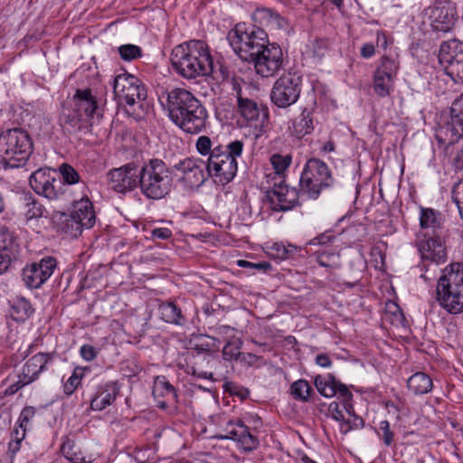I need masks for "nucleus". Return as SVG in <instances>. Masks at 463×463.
<instances>
[{"label": "nucleus", "instance_id": "f257e3e1", "mask_svg": "<svg viewBox=\"0 0 463 463\" xmlns=\"http://www.w3.org/2000/svg\"><path fill=\"white\" fill-rule=\"evenodd\" d=\"M166 109L174 124L189 134H197L205 128L207 110L189 90L175 88L167 92Z\"/></svg>", "mask_w": 463, "mask_h": 463}, {"label": "nucleus", "instance_id": "f03ea898", "mask_svg": "<svg viewBox=\"0 0 463 463\" xmlns=\"http://www.w3.org/2000/svg\"><path fill=\"white\" fill-rule=\"evenodd\" d=\"M197 151L202 156H208L206 169L208 175L218 178L219 183H230L237 174L238 158L242 155L244 143L241 140H233L229 144L219 145L212 148L211 138L201 136L196 142Z\"/></svg>", "mask_w": 463, "mask_h": 463}, {"label": "nucleus", "instance_id": "7ed1b4c3", "mask_svg": "<svg viewBox=\"0 0 463 463\" xmlns=\"http://www.w3.org/2000/svg\"><path fill=\"white\" fill-rule=\"evenodd\" d=\"M170 61L175 71L187 80L206 76L211 71L209 49L203 41L176 45L171 52Z\"/></svg>", "mask_w": 463, "mask_h": 463}, {"label": "nucleus", "instance_id": "20e7f679", "mask_svg": "<svg viewBox=\"0 0 463 463\" xmlns=\"http://www.w3.org/2000/svg\"><path fill=\"white\" fill-rule=\"evenodd\" d=\"M172 176L165 163L158 158L145 162L138 170L140 193L148 200H160L172 190Z\"/></svg>", "mask_w": 463, "mask_h": 463}, {"label": "nucleus", "instance_id": "39448f33", "mask_svg": "<svg viewBox=\"0 0 463 463\" xmlns=\"http://www.w3.org/2000/svg\"><path fill=\"white\" fill-rule=\"evenodd\" d=\"M437 299L449 314L463 312V262L450 264L439 279Z\"/></svg>", "mask_w": 463, "mask_h": 463}, {"label": "nucleus", "instance_id": "423d86ee", "mask_svg": "<svg viewBox=\"0 0 463 463\" xmlns=\"http://www.w3.org/2000/svg\"><path fill=\"white\" fill-rule=\"evenodd\" d=\"M33 150L32 138L23 128L7 129L0 135V158L5 167L17 168L24 165Z\"/></svg>", "mask_w": 463, "mask_h": 463}, {"label": "nucleus", "instance_id": "0eeeda50", "mask_svg": "<svg viewBox=\"0 0 463 463\" xmlns=\"http://www.w3.org/2000/svg\"><path fill=\"white\" fill-rule=\"evenodd\" d=\"M227 39L234 52L248 62L269 44L267 33L255 25L237 24Z\"/></svg>", "mask_w": 463, "mask_h": 463}, {"label": "nucleus", "instance_id": "6e6552de", "mask_svg": "<svg viewBox=\"0 0 463 463\" xmlns=\"http://www.w3.org/2000/svg\"><path fill=\"white\" fill-rule=\"evenodd\" d=\"M335 179L327 165L318 158H310L305 164L299 179L302 193L317 199L323 189L334 184Z\"/></svg>", "mask_w": 463, "mask_h": 463}, {"label": "nucleus", "instance_id": "1a4fd4ad", "mask_svg": "<svg viewBox=\"0 0 463 463\" xmlns=\"http://www.w3.org/2000/svg\"><path fill=\"white\" fill-rule=\"evenodd\" d=\"M29 184L36 194L52 201L65 199L68 191L58 174L51 168L34 171L29 177Z\"/></svg>", "mask_w": 463, "mask_h": 463}, {"label": "nucleus", "instance_id": "9d476101", "mask_svg": "<svg viewBox=\"0 0 463 463\" xmlns=\"http://www.w3.org/2000/svg\"><path fill=\"white\" fill-rule=\"evenodd\" d=\"M302 78L296 73L280 76L274 83L270 99L279 108H288L297 102L301 92Z\"/></svg>", "mask_w": 463, "mask_h": 463}, {"label": "nucleus", "instance_id": "9b49d317", "mask_svg": "<svg viewBox=\"0 0 463 463\" xmlns=\"http://www.w3.org/2000/svg\"><path fill=\"white\" fill-rule=\"evenodd\" d=\"M56 355L55 352H40L33 355L24 364L22 373L18 375V381L11 384L6 392L14 394L24 386L37 381L40 374L47 370L48 364L53 362Z\"/></svg>", "mask_w": 463, "mask_h": 463}, {"label": "nucleus", "instance_id": "f8f14e48", "mask_svg": "<svg viewBox=\"0 0 463 463\" xmlns=\"http://www.w3.org/2000/svg\"><path fill=\"white\" fill-rule=\"evenodd\" d=\"M180 183L190 189L200 187L211 176L205 162L193 157L184 158L173 165Z\"/></svg>", "mask_w": 463, "mask_h": 463}, {"label": "nucleus", "instance_id": "ddd939ff", "mask_svg": "<svg viewBox=\"0 0 463 463\" xmlns=\"http://www.w3.org/2000/svg\"><path fill=\"white\" fill-rule=\"evenodd\" d=\"M113 91L118 102L132 105L136 99H146L147 91L143 82L128 73L118 74L113 80Z\"/></svg>", "mask_w": 463, "mask_h": 463}, {"label": "nucleus", "instance_id": "4468645a", "mask_svg": "<svg viewBox=\"0 0 463 463\" xmlns=\"http://www.w3.org/2000/svg\"><path fill=\"white\" fill-rule=\"evenodd\" d=\"M249 63H252L256 73L263 78L274 76L283 65V52L277 43H269Z\"/></svg>", "mask_w": 463, "mask_h": 463}, {"label": "nucleus", "instance_id": "2eb2a0df", "mask_svg": "<svg viewBox=\"0 0 463 463\" xmlns=\"http://www.w3.org/2000/svg\"><path fill=\"white\" fill-rule=\"evenodd\" d=\"M57 267L53 257L43 258L39 262L25 266L22 270V279L30 288H39L52 275Z\"/></svg>", "mask_w": 463, "mask_h": 463}, {"label": "nucleus", "instance_id": "dca6fc26", "mask_svg": "<svg viewBox=\"0 0 463 463\" xmlns=\"http://www.w3.org/2000/svg\"><path fill=\"white\" fill-rule=\"evenodd\" d=\"M138 170L135 163L110 170L108 173L109 188L119 194L133 191L138 185Z\"/></svg>", "mask_w": 463, "mask_h": 463}, {"label": "nucleus", "instance_id": "f3484780", "mask_svg": "<svg viewBox=\"0 0 463 463\" xmlns=\"http://www.w3.org/2000/svg\"><path fill=\"white\" fill-rule=\"evenodd\" d=\"M266 198L273 212H287L298 205L299 194L296 188L280 182L266 192Z\"/></svg>", "mask_w": 463, "mask_h": 463}, {"label": "nucleus", "instance_id": "a211bd4d", "mask_svg": "<svg viewBox=\"0 0 463 463\" xmlns=\"http://www.w3.org/2000/svg\"><path fill=\"white\" fill-rule=\"evenodd\" d=\"M430 25L435 32L449 33L458 21L456 4L439 1L430 9Z\"/></svg>", "mask_w": 463, "mask_h": 463}, {"label": "nucleus", "instance_id": "6ab92c4d", "mask_svg": "<svg viewBox=\"0 0 463 463\" xmlns=\"http://www.w3.org/2000/svg\"><path fill=\"white\" fill-rule=\"evenodd\" d=\"M238 109L241 116L249 123H255V127L263 128L269 119L268 108L257 101L243 98L241 92L237 93Z\"/></svg>", "mask_w": 463, "mask_h": 463}, {"label": "nucleus", "instance_id": "aec40b11", "mask_svg": "<svg viewBox=\"0 0 463 463\" xmlns=\"http://www.w3.org/2000/svg\"><path fill=\"white\" fill-rule=\"evenodd\" d=\"M441 132L449 137V144L463 137V93L452 102L449 119L441 128Z\"/></svg>", "mask_w": 463, "mask_h": 463}, {"label": "nucleus", "instance_id": "412c9836", "mask_svg": "<svg viewBox=\"0 0 463 463\" xmlns=\"http://www.w3.org/2000/svg\"><path fill=\"white\" fill-rule=\"evenodd\" d=\"M226 435L222 439L236 440L244 451H252L259 446V439L252 435L249 428L240 420L236 422L230 420L225 428Z\"/></svg>", "mask_w": 463, "mask_h": 463}, {"label": "nucleus", "instance_id": "4be33fe9", "mask_svg": "<svg viewBox=\"0 0 463 463\" xmlns=\"http://www.w3.org/2000/svg\"><path fill=\"white\" fill-rule=\"evenodd\" d=\"M418 250L423 262L430 261L438 265L446 261V248L438 235L429 236L428 239L420 241Z\"/></svg>", "mask_w": 463, "mask_h": 463}, {"label": "nucleus", "instance_id": "5701e85b", "mask_svg": "<svg viewBox=\"0 0 463 463\" xmlns=\"http://www.w3.org/2000/svg\"><path fill=\"white\" fill-rule=\"evenodd\" d=\"M74 109L87 120L89 123L95 118H99L96 97L92 95L90 89L77 90L73 98Z\"/></svg>", "mask_w": 463, "mask_h": 463}, {"label": "nucleus", "instance_id": "b1692460", "mask_svg": "<svg viewBox=\"0 0 463 463\" xmlns=\"http://www.w3.org/2000/svg\"><path fill=\"white\" fill-rule=\"evenodd\" d=\"M120 387L117 382L109 381L99 384L90 400L93 411H101L111 405L119 393Z\"/></svg>", "mask_w": 463, "mask_h": 463}, {"label": "nucleus", "instance_id": "393cba45", "mask_svg": "<svg viewBox=\"0 0 463 463\" xmlns=\"http://www.w3.org/2000/svg\"><path fill=\"white\" fill-rule=\"evenodd\" d=\"M459 55L463 56V43L452 39L447 42H443L439 47L438 55L439 63L446 70L451 64H455L459 60Z\"/></svg>", "mask_w": 463, "mask_h": 463}, {"label": "nucleus", "instance_id": "a878e982", "mask_svg": "<svg viewBox=\"0 0 463 463\" xmlns=\"http://www.w3.org/2000/svg\"><path fill=\"white\" fill-rule=\"evenodd\" d=\"M314 383L317 392L326 398H331L337 394L339 399L342 386H346L337 381L335 376L330 373L326 375H317Z\"/></svg>", "mask_w": 463, "mask_h": 463}, {"label": "nucleus", "instance_id": "bb28decb", "mask_svg": "<svg viewBox=\"0 0 463 463\" xmlns=\"http://www.w3.org/2000/svg\"><path fill=\"white\" fill-rule=\"evenodd\" d=\"M71 213L79 220V222L85 224L86 229H90L94 226L96 215L92 203L88 198H82L80 201L74 202Z\"/></svg>", "mask_w": 463, "mask_h": 463}, {"label": "nucleus", "instance_id": "cd10ccee", "mask_svg": "<svg viewBox=\"0 0 463 463\" xmlns=\"http://www.w3.org/2000/svg\"><path fill=\"white\" fill-rule=\"evenodd\" d=\"M60 124L68 134L80 131L88 124L87 120L75 109H63L60 116Z\"/></svg>", "mask_w": 463, "mask_h": 463}, {"label": "nucleus", "instance_id": "c85d7f7f", "mask_svg": "<svg viewBox=\"0 0 463 463\" xmlns=\"http://www.w3.org/2000/svg\"><path fill=\"white\" fill-rule=\"evenodd\" d=\"M408 389L415 395H423L433 388L432 379L425 373L418 372L407 381Z\"/></svg>", "mask_w": 463, "mask_h": 463}, {"label": "nucleus", "instance_id": "c756f323", "mask_svg": "<svg viewBox=\"0 0 463 463\" xmlns=\"http://www.w3.org/2000/svg\"><path fill=\"white\" fill-rule=\"evenodd\" d=\"M194 349L197 354H205L210 355L213 352L218 351L220 348L221 341L207 335H200L191 341Z\"/></svg>", "mask_w": 463, "mask_h": 463}, {"label": "nucleus", "instance_id": "7c9ffc66", "mask_svg": "<svg viewBox=\"0 0 463 463\" xmlns=\"http://www.w3.org/2000/svg\"><path fill=\"white\" fill-rule=\"evenodd\" d=\"M292 129L294 135L298 138H301L306 135L310 134L314 129L311 112L305 109L302 113L293 121Z\"/></svg>", "mask_w": 463, "mask_h": 463}, {"label": "nucleus", "instance_id": "2f4dec72", "mask_svg": "<svg viewBox=\"0 0 463 463\" xmlns=\"http://www.w3.org/2000/svg\"><path fill=\"white\" fill-rule=\"evenodd\" d=\"M260 22L271 29H282L286 26V20L276 11L270 8H261L257 11Z\"/></svg>", "mask_w": 463, "mask_h": 463}, {"label": "nucleus", "instance_id": "473e14b6", "mask_svg": "<svg viewBox=\"0 0 463 463\" xmlns=\"http://www.w3.org/2000/svg\"><path fill=\"white\" fill-rule=\"evenodd\" d=\"M161 318L171 324L182 325L184 321L181 309L171 302L163 303L159 306Z\"/></svg>", "mask_w": 463, "mask_h": 463}, {"label": "nucleus", "instance_id": "72a5a7b5", "mask_svg": "<svg viewBox=\"0 0 463 463\" xmlns=\"http://www.w3.org/2000/svg\"><path fill=\"white\" fill-rule=\"evenodd\" d=\"M0 253L17 256L18 244L13 233L5 227H0Z\"/></svg>", "mask_w": 463, "mask_h": 463}, {"label": "nucleus", "instance_id": "f704fd0d", "mask_svg": "<svg viewBox=\"0 0 463 463\" xmlns=\"http://www.w3.org/2000/svg\"><path fill=\"white\" fill-rule=\"evenodd\" d=\"M62 222L61 229L71 237H78L81 234L85 224L79 222V220L71 213L70 214H61Z\"/></svg>", "mask_w": 463, "mask_h": 463}, {"label": "nucleus", "instance_id": "c9c22d12", "mask_svg": "<svg viewBox=\"0 0 463 463\" xmlns=\"http://www.w3.org/2000/svg\"><path fill=\"white\" fill-rule=\"evenodd\" d=\"M154 395H161L170 397L175 402L177 401V393L175 387L169 383L165 376H157L154 383Z\"/></svg>", "mask_w": 463, "mask_h": 463}, {"label": "nucleus", "instance_id": "e433bc0d", "mask_svg": "<svg viewBox=\"0 0 463 463\" xmlns=\"http://www.w3.org/2000/svg\"><path fill=\"white\" fill-rule=\"evenodd\" d=\"M312 392V387L303 379L294 382L290 386V394L294 399L301 402H307Z\"/></svg>", "mask_w": 463, "mask_h": 463}, {"label": "nucleus", "instance_id": "4c0bfd02", "mask_svg": "<svg viewBox=\"0 0 463 463\" xmlns=\"http://www.w3.org/2000/svg\"><path fill=\"white\" fill-rule=\"evenodd\" d=\"M393 78L375 71L373 75V90L380 97H386L392 88Z\"/></svg>", "mask_w": 463, "mask_h": 463}, {"label": "nucleus", "instance_id": "58836bf2", "mask_svg": "<svg viewBox=\"0 0 463 463\" xmlns=\"http://www.w3.org/2000/svg\"><path fill=\"white\" fill-rule=\"evenodd\" d=\"M125 111L135 120L139 121L148 114L149 104L146 99H136L132 105H126Z\"/></svg>", "mask_w": 463, "mask_h": 463}, {"label": "nucleus", "instance_id": "ea45409f", "mask_svg": "<svg viewBox=\"0 0 463 463\" xmlns=\"http://www.w3.org/2000/svg\"><path fill=\"white\" fill-rule=\"evenodd\" d=\"M439 213L430 208H421L420 222L423 229H437L440 225Z\"/></svg>", "mask_w": 463, "mask_h": 463}, {"label": "nucleus", "instance_id": "a19ab883", "mask_svg": "<svg viewBox=\"0 0 463 463\" xmlns=\"http://www.w3.org/2000/svg\"><path fill=\"white\" fill-rule=\"evenodd\" d=\"M210 70L206 76H212L217 81H224L231 77V71L223 62H213V57L210 55Z\"/></svg>", "mask_w": 463, "mask_h": 463}, {"label": "nucleus", "instance_id": "79ce46f5", "mask_svg": "<svg viewBox=\"0 0 463 463\" xmlns=\"http://www.w3.org/2000/svg\"><path fill=\"white\" fill-rule=\"evenodd\" d=\"M297 248L293 245L285 246L283 243L275 242L270 248L269 254L271 258L278 260H285L289 259Z\"/></svg>", "mask_w": 463, "mask_h": 463}, {"label": "nucleus", "instance_id": "37998d69", "mask_svg": "<svg viewBox=\"0 0 463 463\" xmlns=\"http://www.w3.org/2000/svg\"><path fill=\"white\" fill-rule=\"evenodd\" d=\"M85 370H87V368L76 367L72 374L64 383L63 392L67 396L71 395L75 392L80 383L81 378L83 377Z\"/></svg>", "mask_w": 463, "mask_h": 463}, {"label": "nucleus", "instance_id": "c03bdc74", "mask_svg": "<svg viewBox=\"0 0 463 463\" xmlns=\"http://www.w3.org/2000/svg\"><path fill=\"white\" fill-rule=\"evenodd\" d=\"M63 185L75 184L80 182L79 173L69 164L63 163L59 167Z\"/></svg>", "mask_w": 463, "mask_h": 463}, {"label": "nucleus", "instance_id": "a18cd8bd", "mask_svg": "<svg viewBox=\"0 0 463 463\" xmlns=\"http://www.w3.org/2000/svg\"><path fill=\"white\" fill-rule=\"evenodd\" d=\"M317 263L322 267L338 269L340 267L339 252L322 251L317 254Z\"/></svg>", "mask_w": 463, "mask_h": 463}, {"label": "nucleus", "instance_id": "49530a36", "mask_svg": "<svg viewBox=\"0 0 463 463\" xmlns=\"http://www.w3.org/2000/svg\"><path fill=\"white\" fill-rule=\"evenodd\" d=\"M241 341H228L222 348V356L224 360L238 361L241 355Z\"/></svg>", "mask_w": 463, "mask_h": 463}, {"label": "nucleus", "instance_id": "de8ad7c7", "mask_svg": "<svg viewBox=\"0 0 463 463\" xmlns=\"http://www.w3.org/2000/svg\"><path fill=\"white\" fill-rule=\"evenodd\" d=\"M118 52L122 60L131 61L142 55V50L139 46L135 44H123L118 48Z\"/></svg>", "mask_w": 463, "mask_h": 463}, {"label": "nucleus", "instance_id": "09e8293b", "mask_svg": "<svg viewBox=\"0 0 463 463\" xmlns=\"http://www.w3.org/2000/svg\"><path fill=\"white\" fill-rule=\"evenodd\" d=\"M62 454L72 463H85L86 460L80 452L76 451L74 444L68 440L61 448Z\"/></svg>", "mask_w": 463, "mask_h": 463}, {"label": "nucleus", "instance_id": "8fccbe9b", "mask_svg": "<svg viewBox=\"0 0 463 463\" xmlns=\"http://www.w3.org/2000/svg\"><path fill=\"white\" fill-rule=\"evenodd\" d=\"M398 71V62L395 60L391 59L387 56H383L381 60V65L376 69L375 71L382 73L383 75L394 78Z\"/></svg>", "mask_w": 463, "mask_h": 463}, {"label": "nucleus", "instance_id": "3c124183", "mask_svg": "<svg viewBox=\"0 0 463 463\" xmlns=\"http://www.w3.org/2000/svg\"><path fill=\"white\" fill-rule=\"evenodd\" d=\"M291 156L274 154L270 157V163L278 175L283 174L291 164Z\"/></svg>", "mask_w": 463, "mask_h": 463}, {"label": "nucleus", "instance_id": "603ef678", "mask_svg": "<svg viewBox=\"0 0 463 463\" xmlns=\"http://www.w3.org/2000/svg\"><path fill=\"white\" fill-rule=\"evenodd\" d=\"M444 71L455 83H463V56L459 55V60L454 65L451 64L446 68Z\"/></svg>", "mask_w": 463, "mask_h": 463}, {"label": "nucleus", "instance_id": "864d4df0", "mask_svg": "<svg viewBox=\"0 0 463 463\" xmlns=\"http://www.w3.org/2000/svg\"><path fill=\"white\" fill-rule=\"evenodd\" d=\"M451 198L457 205L459 215L463 220V178L454 184L451 191Z\"/></svg>", "mask_w": 463, "mask_h": 463}, {"label": "nucleus", "instance_id": "5fc2aeb1", "mask_svg": "<svg viewBox=\"0 0 463 463\" xmlns=\"http://www.w3.org/2000/svg\"><path fill=\"white\" fill-rule=\"evenodd\" d=\"M341 403L345 410V411L348 413V415L354 417L355 416V411L354 405L352 403L353 401V394L348 390L347 386H342V389L340 390V398Z\"/></svg>", "mask_w": 463, "mask_h": 463}, {"label": "nucleus", "instance_id": "6e6d98bb", "mask_svg": "<svg viewBox=\"0 0 463 463\" xmlns=\"http://www.w3.org/2000/svg\"><path fill=\"white\" fill-rule=\"evenodd\" d=\"M26 216L28 219H34L43 216V205L38 203L34 198L29 196L26 198Z\"/></svg>", "mask_w": 463, "mask_h": 463}, {"label": "nucleus", "instance_id": "4d7b16f0", "mask_svg": "<svg viewBox=\"0 0 463 463\" xmlns=\"http://www.w3.org/2000/svg\"><path fill=\"white\" fill-rule=\"evenodd\" d=\"M364 420L361 417L355 415L353 417L352 420L345 419L344 422L341 425V431L344 434H346L347 432H349L352 430H359V429L364 428Z\"/></svg>", "mask_w": 463, "mask_h": 463}, {"label": "nucleus", "instance_id": "13d9d810", "mask_svg": "<svg viewBox=\"0 0 463 463\" xmlns=\"http://www.w3.org/2000/svg\"><path fill=\"white\" fill-rule=\"evenodd\" d=\"M223 387L226 392H230V394L239 396L241 399H246L250 394L247 388L240 386L233 382H226Z\"/></svg>", "mask_w": 463, "mask_h": 463}, {"label": "nucleus", "instance_id": "bf43d9fd", "mask_svg": "<svg viewBox=\"0 0 463 463\" xmlns=\"http://www.w3.org/2000/svg\"><path fill=\"white\" fill-rule=\"evenodd\" d=\"M237 265L241 268H246V269H254L262 271H268L271 269V265L269 262L267 261H261L258 263L250 262L245 260H239L237 261Z\"/></svg>", "mask_w": 463, "mask_h": 463}, {"label": "nucleus", "instance_id": "052dcab7", "mask_svg": "<svg viewBox=\"0 0 463 463\" xmlns=\"http://www.w3.org/2000/svg\"><path fill=\"white\" fill-rule=\"evenodd\" d=\"M35 412L34 407L27 406L24 408L18 419L19 427L27 428L29 421L35 416Z\"/></svg>", "mask_w": 463, "mask_h": 463}, {"label": "nucleus", "instance_id": "680f3d73", "mask_svg": "<svg viewBox=\"0 0 463 463\" xmlns=\"http://www.w3.org/2000/svg\"><path fill=\"white\" fill-rule=\"evenodd\" d=\"M380 430L383 431V440L385 446L390 447L393 442L394 433L390 429L388 420H382L380 422Z\"/></svg>", "mask_w": 463, "mask_h": 463}, {"label": "nucleus", "instance_id": "e2e57ef3", "mask_svg": "<svg viewBox=\"0 0 463 463\" xmlns=\"http://www.w3.org/2000/svg\"><path fill=\"white\" fill-rule=\"evenodd\" d=\"M335 240V237L333 234H330L329 232H326L323 233H320L314 239L308 241V245H327L331 242H333Z\"/></svg>", "mask_w": 463, "mask_h": 463}, {"label": "nucleus", "instance_id": "0e129e2a", "mask_svg": "<svg viewBox=\"0 0 463 463\" xmlns=\"http://www.w3.org/2000/svg\"><path fill=\"white\" fill-rule=\"evenodd\" d=\"M328 411L335 420L340 422L341 424L344 422L345 416L342 410L340 409V404L337 402H332L329 404Z\"/></svg>", "mask_w": 463, "mask_h": 463}, {"label": "nucleus", "instance_id": "69168bd1", "mask_svg": "<svg viewBox=\"0 0 463 463\" xmlns=\"http://www.w3.org/2000/svg\"><path fill=\"white\" fill-rule=\"evenodd\" d=\"M80 353L86 361H93L98 355V350L90 345H83L80 347Z\"/></svg>", "mask_w": 463, "mask_h": 463}, {"label": "nucleus", "instance_id": "338daca9", "mask_svg": "<svg viewBox=\"0 0 463 463\" xmlns=\"http://www.w3.org/2000/svg\"><path fill=\"white\" fill-rule=\"evenodd\" d=\"M172 236V232L168 228H156L151 231L153 240H167Z\"/></svg>", "mask_w": 463, "mask_h": 463}, {"label": "nucleus", "instance_id": "774afa93", "mask_svg": "<svg viewBox=\"0 0 463 463\" xmlns=\"http://www.w3.org/2000/svg\"><path fill=\"white\" fill-rule=\"evenodd\" d=\"M17 256H11L6 253H0V275L7 271L13 260H16Z\"/></svg>", "mask_w": 463, "mask_h": 463}]
</instances>
